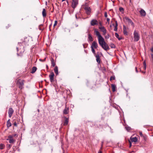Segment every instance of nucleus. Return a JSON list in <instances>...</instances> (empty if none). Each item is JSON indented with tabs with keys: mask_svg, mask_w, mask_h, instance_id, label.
I'll return each instance as SVG.
<instances>
[{
	"mask_svg": "<svg viewBox=\"0 0 153 153\" xmlns=\"http://www.w3.org/2000/svg\"><path fill=\"white\" fill-rule=\"evenodd\" d=\"M123 33L124 35H128V33L126 30V27L124 26L123 27Z\"/></svg>",
	"mask_w": 153,
	"mask_h": 153,
	"instance_id": "21",
	"label": "nucleus"
},
{
	"mask_svg": "<svg viewBox=\"0 0 153 153\" xmlns=\"http://www.w3.org/2000/svg\"><path fill=\"white\" fill-rule=\"evenodd\" d=\"M68 119L65 117L64 122L63 123V125L64 126L67 125L68 124Z\"/></svg>",
	"mask_w": 153,
	"mask_h": 153,
	"instance_id": "19",
	"label": "nucleus"
},
{
	"mask_svg": "<svg viewBox=\"0 0 153 153\" xmlns=\"http://www.w3.org/2000/svg\"><path fill=\"white\" fill-rule=\"evenodd\" d=\"M129 147H130L131 146V143L130 140H129Z\"/></svg>",
	"mask_w": 153,
	"mask_h": 153,
	"instance_id": "45",
	"label": "nucleus"
},
{
	"mask_svg": "<svg viewBox=\"0 0 153 153\" xmlns=\"http://www.w3.org/2000/svg\"><path fill=\"white\" fill-rule=\"evenodd\" d=\"M99 28L103 33V34L105 36L107 33V30L105 27L104 26L99 27Z\"/></svg>",
	"mask_w": 153,
	"mask_h": 153,
	"instance_id": "6",
	"label": "nucleus"
},
{
	"mask_svg": "<svg viewBox=\"0 0 153 153\" xmlns=\"http://www.w3.org/2000/svg\"><path fill=\"white\" fill-rule=\"evenodd\" d=\"M67 3L68 4V1H67Z\"/></svg>",
	"mask_w": 153,
	"mask_h": 153,
	"instance_id": "54",
	"label": "nucleus"
},
{
	"mask_svg": "<svg viewBox=\"0 0 153 153\" xmlns=\"http://www.w3.org/2000/svg\"><path fill=\"white\" fill-rule=\"evenodd\" d=\"M15 135H10L8 137L6 140L9 141V142L10 143H13L15 142V140H14L13 138V137L15 136Z\"/></svg>",
	"mask_w": 153,
	"mask_h": 153,
	"instance_id": "4",
	"label": "nucleus"
},
{
	"mask_svg": "<svg viewBox=\"0 0 153 153\" xmlns=\"http://www.w3.org/2000/svg\"><path fill=\"white\" fill-rule=\"evenodd\" d=\"M133 35L134 41L135 42L138 41L140 38V35L138 31L135 30L134 32Z\"/></svg>",
	"mask_w": 153,
	"mask_h": 153,
	"instance_id": "2",
	"label": "nucleus"
},
{
	"mask_svg": "<svg viewBox=\"0 0 153 153\" xmlns=\"http://www.w3.org/2000/svg\"><path fill=\"white\" fill-rule=\"evenodd\" d=\"M106 20L107 22H108V24H109V21H110V19L109 18H107L106 19Z\"/></svg>",
	"mask_w": 153,
	"mask_h": 153,
	"instance_id": "42",
	"label": "nucleus"
},
{
	"mask_svg": "<svg viewBox=\"0 0 153 153\" xmlns=\"http://www.w3.org/2000/svg\"><path fill=\"white\" fill-rule=\"evenodd\" d=\"M115 36L119 40H121V38L119 37V35L117 33H115Z\"/></svg>",
	"mask_w": 153,
	"mask_h": 153,
	"instance_id": "27",
	"label": "nucleus"
},
{
	"mask_svg": "<svg viewBox=\"0 0 153 153\" xmlns=\"http://www.w3.org/2000/svg\"><path fill=\"white\" fill-rule=\"evenodd\" d=\"M91 51H92V52H93V53L94 54H95V51L94 49V48H92V47H91Z\"/></svg>",
	"mask_w": 153,
	"mask_h": 153,
	"instance_id": "33",
	"label": "nucleus"
},
{
	"mask_svg": "<svg viewBox=\"0 0 153 153\" xmlns=\"http://www.w3.org/2000/svg\"><path fill=\"white\" fill-rule=\"evenodd\" d=\"M51 25H50V26H49V27H50V26Z\"/></svg>",
	"mask_w": 153,
	"mask_h": 153,
	"instance_id": "57",
	"label": "nucleus"
},
{
	"mask_svg": "<svg viewBox=\"0 0 153 153\" xmlns=\"http://www.w3.org/2000/svg\"><path fill=\"white\" fill-rule=\"evenodd\" d=\"M16 49H17V51H18V48H17Z\"/></svg>",
	"mask_w": 153,
	"mask_h": 153,
	"instance_id": "53",
	"label": "nucleus"
},
{
	"mask_svg": "<svg viewBox=\"0 0 153 153\" xmlns=\"http://www.w3.org/2000/svg\"><path fill=\"white\" fill-rule=\"evenodd\" d=\"M110 37V36L109 34H108L107 35L105 36V37L106 39H108Z\"/></svg>",
	"mask_w": 153,
	"mask_h": 153,
	"instance_id": "32",
	"label": "nucleus"
},
{
	"mask_svg": "<svg viewBox=\"0 0 153 153\" xmlns=\"http://www.w3.org/2000/svg\"><path fill=\"white\" fill-rule=\"evenodd\" d=\"M24 82L25 81L24 80L19 79L17 81L16 84L20 89H22L24 88Z\"/></svg>",
	"mask_w": 153,
	"mask_h": 153,
	"instance_id": "3",
	"label": "nucleus"
},
{
	"mask_svg": "<svg viewBox=\"0 0 153 153\" xmlns=\"http://www.w3.org/2000/svg\"><path fill=\"white\" fill-rule=\"evenodd\" d=\"M125 128H126V130L127 131H129L131 129V128L130 127H129V126H126Z\"/></svg>",
	"mask_w": 153,
	"mask_h": 153,
	"instance_id": "28",
	"label": "nucleus"
},
{
	"mask_svg": "<svg viewBox=\"0 0 153 153\" xmlns=\"http://www.w3.org/2000/svg\"><path fill=\"white\" fill-rule=\"evenodd\" d=\"M78 4V0H73L72 3V7L74 8V9Z\"/></svg>",
	"mask_w": 153,
	"mask_h": 153,
	"instance_id": "7",
	"label": "nucleus"
},
{
	"mask_svg": "<svg viewBox=\"0 0 153 153\" xmlns=\"http://www.w3.org/2000/svg\"><path fill=\"white\" fill-rule=\"evenodd\" d=\"M45 60H46V58H45L44 59H39L40 61L42 62H45Z\"/></svg>",
	"mask_w": 153,
	"mask_h": 153,
	"instance_id": "38",
	"label": "nucleus"
},
{
	"mask_svg": "<svg viewBox=\"0 0 153 153\" xmlns=\"http://www.w3.org/2000/svg\"><path fill=\"white\" fill-rule=\"evenodd\" d=\"M115 79V77L114 76H111L110 79V81L114 80Z\"/></svg>",
	"mask_w": 153,
	"mask_h": 153,
	"instance_id": "31",
	"label": "nucleus"
},
{
	"mask_svg": "<svg viewBox=\"0 0 153 153\" xmlns=\"http://www.w3.org/2000/svg\"><path fill=\"white\" fill-rule=\"evenodd\" d=\"M65 0H62V1H65Z\"/></svg>",
	"mask_w": 153,
	"mask_h": 153,
	"instance_id": "52",
	"label": "nucleus"
},
{
	"mask_svg": "<svg viewBox=\"0 0 153 153\" xmlns=\"http://www.w3.org/2000/svg\"><path fill=\"white\" fill-rule=\"evenodd\" d=\"M14 112V110L12 108H10L8 111L9 117L10 118L11 117Z\"/></svg>",
	"mask_w": 153,
	"mask_h": 153,
	"instance_id": "9",
	"label": "nucleus"
},
{
	"mask_svg": "<svg viewBox=\"0 0 153 153\" xmlns=\"http://www.w3.org/2000/svg\"><path fill=\"white\" fill-rule=\"evenodd\" d=\"M88 40H89V41H90L91 42L93 41V39L90 34H88Z\"/></svg>",
	"mask_w": 153,
	"mask_h": 153,
	"instance_id": "17",
	"label": "nucleus"
},
{
	"mask_svg": "<svg viewBox=\"0 0 153 153\" xmlns=\"http://www.w3.org/2000/svg\"><path fill=\"white\" fill-rule=\"evenodd\" d=\"M114 30L115 31H117V27H116V26H114Z\"/></svg>",
	"mask_w": 153,
	"mask_h": 153,
	"instance_id": "36",
	"label": "nucleus"
},
{
	"mask_svg": "<svg viewBox=\"0 0 153 153\" xmlns=\"http://www.w3.org/2000/svg\"><path fill=\"white\" fill-rule=\"evenodd\" d=\"M130 140L132 142H136L137 141V138L136 137H131L130 138Z\"/></svg>",
	"mask_w": 153,
	"mask_h": 153,
	"instance_id": "15",
	"label": "nucleus"
},
{
	"mask_svg": "<svg viewBox=\"0 0 153 153\" xmlns=\"http://www.w3.org/2000/svg\"><path fill=\"white\" fill-rule=\"evenodd\" d=\"M42 15L44 17H46V10L44 8L43 9L42 12Z\"/></svg>",
	"mask_w": 153,
	"mask_h": 153,
	"instance_id": "18",
	"label": "nucleus"
},
{
	"mask_svg": "<svg viewBox=\"0 0 153 153\" xmlns=\"http://www.w3.org/2000/svg\"><path fill=\"white\" fill-rule=\"evenodd\" d=\"M124 1H125L126 0H123Z\"/></svg>",
	"mask_w": 153,
	"mask_h": 153,
	"instance_id": "56",
	"label": "nucleus"
},
{
	"mask_svg": "<svg viewBox=\"0 0 153 153\" xmlns=\"http://www.w3.org/2000/svg\"><path fill=\"white\" fill-rule=\"evenodd\" d=\"M98 153H102V151L101 150H99L98 152Z\"/></svg>",
	"mask_w": 153,
	"mask_h": 153,
	"instance_id": "49",
	"label": "nucleus"
},
{
	"mask_svg": "<svg viewBox=\"0 0 153 153\" xmlns=\"http://www.w3.org/2000/svg\"><path fill=\"white\" fill-rule=\"evenodd\" d=\"M128 21V22L129 23H130V24H131V25L132 26H133V27H134V23L133 22L131 21V20L128 19V18H127V19Z\"/></svg>",
	"mask_w": 153,
	"mask_h": 153,
	"instance_id": "26",
	"label": "nucleus"
},
{
	"mask_svg": "<svg viewBox=\"0 0 153 153\" xmlns=\"http://www.w3.org/2000/svg\"><path fill=\"white\" fill-rule=\"evenodd\" d=\"M11 147V145L10 144H7V147L9 148H10Z\"/></svg>",
	"mask_w": 153,
	"mask_h": 153,
	"instance_id": "39",
	"label": "nucleus"
},
{
	"mask_svg": "<svg viewBox=\"0 0 153 153\" xmlns=\"http://www.w3.org/2000/svg\"><path fill=\"white\" fill-rule=\"evenodd\" d=\"M24 42H22V44H24Z\"/></svg>",
	"mask_w": 153,
	"mask_h": 153,
	"instance_id": "55",
	"label": "nucleus"
},
{
	"mask_svg": "<svg viewBox=\"0 0 153 153\" xmlns=\"http://www.w3.org/2000/svg\"><path fill=\"white\" fill-rule=\"evenodd\" d=\"M99 27H103V26H102V22H99Z\"/></svg>",
	"mask_w": 153,
	"mask_h": 153,
	"instance_id": "35",
	"label": "nucleus"
},
{
	"mask_svg": "<svg viewBox=\"0 0 153 153\" xmlns=\"http://www.w3.org/2000/svg\"><path fill=\"white\" fill-rule=\"evenodd\" d=\"M54 71L56 74L57 75L58 74V68L57 66H56L54 69Z\"/></svg>",
	"mask_w": 153,
	"mask_h": 153,
	"instance_id": "20",
	"label": "nucleus"
},
{
	"mask_svg": "<svg viewBox=\"0 0 153 153\" xmlns=\"http://www.w3.org/2000/svg\"><path fill=\"white\" fill-rule=\"evenodd\" d=\"M21 44H21V43H20V42H19V43H18V45H20H20H21Z\"/></svg>",
	"mask_w": 153,
	"mask_h": 153,
	"instance_id": "51",
	"label": "nucleus"
},
{
	"mask_svg": "<svg viewBox=\"0 0 153 153\" xmlns=\"http://www.w3.org/2000/svg\"><path fill=\"white\" fill-rule=\"evenodd\" d=\"M46 67L47 69H48V65H46Z\"/></svg>",
	"mask_w": 153,
	"mask_h": 153,
	"instance_id": "50",
	"label": "nucleus"
},
{
	"mask_svg": "<svg viewBox=\"0 0 153 153\" xmlns=\"http://www.w3.org/2000/svg\"><path fill=\"white\" fill-rule=\"evenodd\" d=\"M111 86L112 89V90L113 92H114L116 91V87L115 85L113 84H112L111 85Z\"/></svg>",
	"mask_w": 153,
	"mask_h": 153,
	"instance_id": "22",
	"label": "nucleus"
},
{
	"mask_svg": "<svg viewBox=\"0 0 153 153\" xmlns=\"http://www.w3.org/2000/svg\"><path fill=\"white\" fill-rule=\"evenodd\" d=\"M118 26V24L117 23V21H115V26H116V27H117Z\"/></svg>",
	"mask_w": 153,
	"mask_h": 153,
	"instance_id": "44",
	"label": "nucleus"
},
{
	"mask_svg": "<svg viewBox=\"0 0 153 153\" xmlns=\"http://www.w3.org/2000/svg\"><path fill=\"white\" fill-rule=\"evenodd\" d=\"M37 68L36 67H33L32 68V70L31 72V73H34L37 70Z\"/></svg>",
	"mask_w": 153,
	"mask_h": 153,
	"instance_id": "23",
	"label": "nucleus"
},
{
	"mask_svg": "<svg viewBox=\"0 0 153 153\" xmlns=\"http://www.w3.org/2000/svg\"><path fill=\"white\" fill-rule=\"evenodd\" d=\"M90 24L91 26H94L95 25H98V22L96 19H93L91 21Z\"/></svg>",
	"mask_w": 153,
	"mask_h": 153,
	"instance_id": "8",
	"label": "nucleus"
},
{
	"mask_svg": "<svg viewBox=\"0 0 153 153\" xmlns=\"http://www.w3.org/2000/svg\"><path fill=\"white\" fill-rule=\"evenodd\" d=\"M104 16L105 17H107V13L106 12H105L104 13Z\"/></svg>",
	"mask_w": 153,
	"mask_h": 153,
	"instance_id": "43",
	"label": "nucleus"
},
{
	"mask_svg": "<svg viewBox=\"0 0 153 153\" xmlns=\"http://www.w3.org/2000/svg\"><path fill=\"white\" fill-rule=\"evenodd\" d=\"M57 21H55V22H54V24L53 25V27H54L57 24Z\"/></svg>",
	"mask_w": 153,
	"mask_h": 153,
	"instance_id": "40",
	"label": "nucleus"
},
{
	"mask_svg": "<svg viewBox=\"0 0 153 153\" xmlns=\"http://www.w3.org/2000/svg\"><path fill=\"white\" fill-rule=\"evenodd\" d=\"M95 57L96 58V59L97 62L99 64L100 63V57L99 55L98 54L96 55L95 56Z\"/></svg>",
	"mask_w": 153,
	"mask_h": 153,
	"instance_id": "16",
	"label": "nucleus"
},
{
	"mask_svg": "<svg viewBox=\"0 0 153 153\" xmlns=\"http://www.w3.org/2000/svg\"><path fill=\"white\" fill-rule=\"evenodd\" d=\"M94 33L97 36L99 43L102 48L105 51L109 49L108 45L105 42L103 38L101 36L100 32L96 29L94 30Z\"/></svg>",
	"mask_w": 153,
	"mask_h": 153,
	"instance_id": "1",
	"label": "nucleus"
},
{
	"mask_svg": "<svg viewBox=\"0 0 153 153\" xmlns=\"http://www.w3.org/2000/svg\"><path fill=\"white\" fill-rule=\"evenodd\" d=\"M140 13L141 16H145L146 15L145 11L142 9H141L140 11Z\"/></svg>",
	"mask_w": 153,
	"mask_h": 153,
	"instance_id": "12",
	"label": "nucleus"
},
{
	"mask_svg": "<svg viewBox=\"0 0 153 153\" xmlns=\"http://www.w3.org/2000/svg\"><path fill=\"white\" fill-rule=\"evenodd\" d=\"M151 60L153 63V54H151Z\"/></svg>",
	"mask_w": 153,
	"mask_h": 153,
	"instance_id": "41",
	"label": "nucleus"
},
{
	"mask_svg": "<svg viewBox=\"0 0 153 153\" xmlns=\"http://www.w3.org/2000/svg\"><path fill=\"white\" fill-rule=\"evenodd\" d=\"M144 68L145 70H146V65L145 62H143Z\"/></svg>",
	"mask_w": 153,
	"mask_h": 153,
	"instance_id": "34",
	"label": "nucleus"
},
{
	"mask_svg": "<svg viewBox=\"0 0 153 153\" xmlns=\"http://www.w3.org/2000/svg\"><path fill=\"white\" fill-rule=\"evenodd\" d=\"M152 48H153V47H152Z\"/></svg>",
	"mask_w": 153,
	"mask_h": 153,
	"instance_id": "58",
	"label": "nucleus"
},
{
	"mask_svg": "<svg viewBox=\"0 0 153 153\" xmlns=\"http://www.w3.org/2000/svg\"><path fill=\"white\" fill-rule=\"evenodd\" d=\"M69 108H67L66 106L63 111V113L64 114H67L69 113Z\"/></svg>",
	"mask_w": 153,
	"mask_h": 153,
	"instance_id": "13",
	"label": "nucleus"
},
{
	"mask_svg": "<svg viewBox=\"0 0 153 153\" xmlns=\"http://www.w3.org/2000/svg\"><path fill=\"white\" fill-rule=\"evenodd\" d=\"M5 145L2 143H1L0 144V149H3L5 148Z\"/></svg>",
	"mask_w": 153,
	"mask_h": 153,
	"instance_id": "25",
	"label": "nucleus"
},
{
	"mask_svg": "<svg viewBox=\"0 0 153 153\" xmlns=\"http://www.w3.org/2000/svg\"><path fill=\"white\" fill-rule=\"evenodd\" d=\"M54 74L53 72H52L49 75V77L50 81L51 82H53L54 81Z\"/></svg>",
	"mask_w": 153,
	"mask_h": 153,
	"instance_id": "10",
	"label": "nucleus"
},
{
	"mask_svg": "<svg viewBox=\"0 0 153 153\" xmlns=\"http://www.w3.org/2000/svg\"><path fill=\"white\" fill-rule=\"evenodd\" d=\"M84 10H85V13L89 15H90L91 12V9L90 7L86 6H85Z\"/></svg>",
	"mask_w": 153,
	"mask_h": 153,
	"instance_id": "5",
	"label": "nucleus"
},
{
	"mask_svg": "<svg viewBox=\"0 0 153 153\" xmlns=\"http://www.w3.org/2000/svg\"><path fill=\"white\" fill-rule=\"evenodd\" d=\"M139 134L141 136V137H143V134H142V132L141 131H140L139 132Z\"/></svg>",
	"mask_w": 153,
	"mask_h": 153,
	"instance_id": "37",
	"label": "nucleus"
},
{
	"mask_svg": "<svg viewBox=\"0 0 153 153\" xmlns=\"http://www.w3.org/2000/svg\"><path fill=\"white\" fill-rule=\"evenodd\" d=\"M135 71L136 73H138V71H137V68L136 67H135Z\"/></svg>",
	"mask_w": 153,
	"mask_h": 153,
	"instance_id": "46",
	"label": "nucleus"
},
{
	"mask_svg": "<svg viewBox=\"0 0 153 153\" xmlns=\"http://www.w3.org/2000/svg\"><path fill=\"white\" fill-rule=\"evenodd\" d=\"M120 11L122 13H123L124 11V9L122 7H120L119 8Z\"/></svg>",
	"mask_w": 153,
	"mask_h": 153,
	"instance_id": "30",
	"label": "nucleus"
},
{
	"mask_svg": "<svg viewBox=\"0 0 153 153\" xmlns=\"http://www.w3.org/2000/svg\"><path fill=\"white\" fill-rule=\"evenodd\" d=\"M14 125L15 126H17V124L16 123V122H15L14 123Z\"/></svg>",
	"mask_w": 153,
	"mask_h": 153,
	"instance_id": "48",
	"label": "nucleus"
},
{
	"mask_svg": "<svg viewBox=\"0 0 153 153\" xmlns=\"http://www.w3.org/2000/svg\"><path fill=\"white\" fill-rule=\"evenodd\" d=\"M110 46L111 48H115V45L112 43L110 44Z\"/></svg>",
	"mask_w": 153,
	"mask_h": 153,
	"instance_id": "29",
	"label": "nucleus"
},
{
	"mask_svg": "<svg viewBox=\"0 0 153 153\" xmlns=\"http://www.w3.org/2000/svg\"><path fill=\"white\" fill-rule=\"evenodd\" d=\"M51 66L53 67H54L56 65V62H55L53 59L51 58Z\"/></svg>",
	"mask_w": 153,
	"mask_h": 153,
	"instance_id": "14",
	"label": "nucleus"
},
{
	"mask_svg": "<svg viewBox=\"0 0 153 153\" xmlns=\"http://www.w3.org/2000/svg\"><path fill=\"white\" fill-rule=\"evenodd\" d=\"M91 47H92V48H97L98 47V44L96 41H94L92 44V45L91 46Z\"/></svg>",
	"mask_w": 153,
	"mask_h": 153,
	"instance_id": "11",
	"label": "nucleus"
},
{
	"mask_svg": "<svg viewBox=\"0 0 153 153\" xmlns=\"http://www.w3.org/2000/svg\"><path fill=\"white\" fill-rule=\"evenodd\" d=\"M11 126V124L10 122V120L9 119L7 122V127H9Z\"/></svg>",
	"mask_w": 153,
	"mask_h": 153,
	"instance_id": "24",
	"label": "nucleus"
},
{
	"mask_svg": "<svg viewBox=\"0 0 153 153\" xmlns=\"http://www.w3.org/2000/svg\"><path fill=\"white\" fill-rule=\"evenodd\" d=\"M151 51L153 53V48H152L151 49Z\"/></svg>",
	"mask_w": 153,
	"mask_h": 153,
	"instance_id": "47",
	"label": "nucleus"
}]
</instances>
